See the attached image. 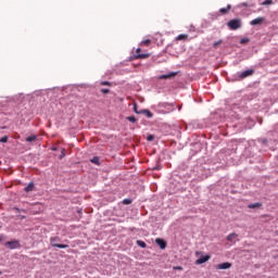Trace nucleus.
<instances>
[{"label": "nucleus", "mask_w": 278, "mask_h": 278, "mask_svg": "<svg viewBox=\"0 0 278 278\" xmlns=\"http://www.w3.org/2000/svg\"><path fill=\"white\" fill-rule=\"evenodd\" d=\"M141 49L137 48L136 54L132 56V60H147V58H150V53H140Z\"/></svg>", "instance_id": "3"}, {"label": "nucleus", "mask_w": 278, "mask_h": 278, "mask_svg": "<svg viewBox=\"0 0 278 278\" xmlns=\"http://www.w3.org/2000/svg\"><path fill=\"white\" fill-rule=\"evenodd\" d=\"M243 5H245V7H247V3H243Z\"/></svg>", "instance_id": "35"}, {"label": "nucleus", "mask_w": 278, "mask_h": 278, "mask_svg": "<svg viewBox=\"0 0 278 278\" xmlns=\"http://www.w3.org/2000/svg\"><path fill=\"white\" fill-rule=\"evenodd\" d=\"M223 42V39H219L218 41H215L213 43V49H218V47H220V43Z\"/></svg>", "instance_id": "19"}, {"label": "nucleus", "mask_w": 278, "mask_h": 278, "mask_svg": "<svg viewBox=\"0 0 278 278\" xmlns=\"http://www.w3.org/2000/svg\"><path fill=\"white\" fill-rule=\"evenodd\" d=\"M262 5H273V0H265Z\"/></svg>", "instance_id": "23"}, {"label": "nucleus", "mask_w": 278, "mask_h": 278, "mask_svg": "<svg viewBox=\"0 0 278 278\" xmlns=\"http://www.w3.org/2000/svg\"><path fill=\"white\" fill-rule=\"evenodd\" d=\"M187 38H188V35L181 34L177 36L176 40H186Z\"/></svg>", "instance_id": "20"}, {"label": "nucleus", "mask_w": 278, "mask_h": 278, "mask_svg": "<svg viewBox=\"0 0 278 278\" xmlns=\"http://www.w3.org/2000/svg\"><path fill=\"white\" fill-rule=\"evenodd\" d=\"M138 247H141V249H147V243L142 240L137 241Z\"/></svg>", "instance_id": "18"}, {"label": "nucleus", "mask_w": 278, "mask_h": 278, "mask_svg": "<svg viewBox=\"0 0 278 278\" xmlns=\"http://www.w3.org/2000/svg\"><path fill=\"white\" fill-rule=\"evenodd\" d=\"M123 204L124 205H131V199H124Z\"/></svg>", "instance_id": "22"}, {"label": "nucleus", "mask_w": 278, "mask_h": 278, "mask_svg": "<svg viewBox=\"0 0 278 278\" xmlns=\"http://www.w3.org/2000/svg\"><path fill=\"white\" fill-rule=\"evenodd\" d=\"M205 262H210V255L202 256L195 261V264L199 266L201 264H205Z\"/></svg>", "instance_id": "6"}, {"label": "nucleus", "mask_w": 278, "mask_h": 278, "mask_svg": "<svg viewBox=\"0 0 278 278\" xmlns=\"http://www.w3.org/2000/svg\"><path fill=\"white\" fill-rule=\"evenodd\" d=\"M235 238H238V235L237 233H230V235H228L227 240H228V242H233Z\"/></svg>", "instance_id": "16"}, {"label": "nucleus", "mask_w": 278, "mask_h": 278, "mask_svg": "<svg viewBox=\"0 0 278 278\" xmlns=\"http://www.w3.org/2000/svg\"><path fill=\"white\" fill-rule=\"evenodd\" d=\"M101 92H102L103 94H110V89H101Z\"/></svg>", "instance_id": "27"}, {"label": "nucleus", "mask_w": 278, "mask_h": 278, "mask_svg": "<svg viewBox=\"0 0 278 278\" xmlns=\"http://www.w3.org/2000/svg\"><path fill=\"white\" fill-rule=\"evenodd\" d=\"M247 42H249V38H242L240 40V45H247Z\"/></svg>", "instance_id": "25"}, {"label": "nucleus", "mask_w": 278, "mask_h": 278, "mask_svg": "<svg viewBox=\"0 0 278 278\" xmlns=\"http://www.w3.org/2000/svg\"><path fill=\"white\" fill-rule=\"evenodd\" d=\"M155 243L160 247V249H166V241L164 239L156 238Z\"/></svg>", "instance_id": "8"}, {"label": "nucleus", "mask_w": 278, "mask_h": 278, "mask_svg": "<svg viewBox=\"0 0 278 278\" xmlns=\"http://www.w3.org/2000/svg\"><path fill=\"white\" fill-rule=\"evenodd\" d=\"M127 121H129V123H136V116H128Z\"/></svg>", "instance_id": "24"}, {"label": "nucleus", "mask_w": 278, "mask_h": 278, "mask_svg": "<svg viewBox=\"0 0 278 278\" xmlns=\"http://www.w3.org/2000/svg\"><path fill=\"white\" fill-rule=\"evenodd\" d=\"M230 10H231V4H228L227 8H222V9L219 10V12H220L222 14H227V12H229Z\"/></svg>", "instance_id": "12"}, {"label": "nucleus", "mask_w": 278, "mask_h": 278, "mask_svg": "<svg viewBox=\"0 0 278 278\" xmlns=\"http://www.w3.org/2000/svg\"><path fill=\"white\" fill-rule=\"evenodd\" d=\"M25 192H33L34 191V182H29L25 188Z\"/></svg>", "instance_id": "11"}, {"label": "nucleus", "mask_w": 278, "mask_h": 278, "mask_svg": "<svg viewBox=\"0 0 278 278\" xmlns=\"http://www.w3.org/2000/svg\"><path fill=\"white\" fill-rule=\"evenodd\" d=\"M134 110H135V112H136V114H142V111L141 112H138V105H134Z\"/></svg>", "instance_id": "29"}, {"label": "nucleus", "mask_w": 278, "mask_h": 278, "mask_svg": "<svg viewBox=\"0 0 278 278\" xmlns=\"http://www.w3.org/2000/svg\"><path fill=\"white\" fill-rule=\"evenodd\" d=\"M176 75H177V72H172L169 74H165V75L160 76V79H170L173 77H176Z\"/></svg>", "instance_id": "10"}, {"label": "nucleus", "mask_w": 278, "mask_h": 278, "mask_svg": "<svg viewBox=\"0 0 278 278\" xmlns=\"http://www.w3.org/2000/svg\"><path fill=\"white\" fill-rule=\"evenodd\" d=\"M264 17H256L250 22V25H262Z\"/></svg>", "instance_id": "9"}, {"label": "nucleus", "mask_w": 278, "mask_h": 278, "mask_svg": "<svg viewBox=\"0 0 278 278\" xmlns=\"http://www.w3.org/2000/svg\"><path fill=\"white\" fill-rule=\"evenodd\" d=\"M65 151H66L65 149L62 150V155H61V157H64V155H66Z\"/></svg>", "instance_id": "31"}, {"label": "nucleus", "mask_w": 278, "mask_h": 278, "mask_svg": "<svg viewBox=\"0 0 278 278\" xmlns=\"http://www.w3.org/2000/svg\"><path fill=\"white\" fill-rule=\"evenodd\" d=\"M0 142H8V136H4L0 139Z\"/></svg>", "instance_id": "30"}, {"label": "nucleus", "mask_w": 278, "mask_h": 278, "mask_svg": "<svg viewBox=\"0 0 278 278\" xmlns=\"http://www.w3.org/2000/svg\"><path fill=\"white\" fill-rule=\"evenodd\" d=\"M141 114H146L148 118H153V113H151L149 110H142Z\"/></svg>", "instance_id": "13"}, {"label": "nucleus", "mask_w": 278, "mask_h": 278, "mask_svg": "<svg viewBox=\"0 0 278 278\" xmlns=\"http://www.w3.org/2000/svg\"><path fill=\"white\" fill-rule=\"evenodd\" d=\"M4 245L8 247V249L14 250V249H20L21 248V243H18V241L14 240V241H8L4 243Z\"/></svg>", "instance_id": "4"}, {"label": "nucleus", "mask_w": 278, "mask_h": 278, "mask_svg": "<svg viewBox=\"0 0 278 278\" xmlns=\"http://www.w3.org/2000/svg\"><path fill=\"white\" fill-rule=\"evenodd\" d=\"M251 75H253V70H248V71L242 72L239 75V77H240V79H244L247 77H251Z\"/></svg>", "instance_id": "7"}, {"label": "nucleus", "mask_w": 278, "mask_h": 278, "mask_svg": "<svg viewBox=\"0 0 278 278\" xmlns=\"http://www.w3.org/2000/svg\"><path fill=\"white\" fill-rule=\"evenodd\" d=\"M36 138H38L36 135H31L26 138V142H34L36 140Z\"/></svg>", "instance_id": "17"}, {"label": "nucleus", "mask_w": 278, "mask_h": 278, "mask_svg": "<svg viewBox=\"0 0 278 278\" xmlns=\"http://www.w3.org/2000/svg\"><path fill=\"white\" fill-rule=\"evenodd\" d=\"M55 242H60V238L59 237L50 238L51 247H55L56 249H68V244H62V243H55Z\"/></svg>", "instance_id": "2"}, {"label": "nucleus", "mask_w": 278, "mask_h": 278, "mask_svg": "<svg viewBox=\"0 0 278 278\" xmlns=\"http://www.w3.org/2000/svg\"><path fill=\"white\" fill-rule=\"evenodd\" d=\"M101 86H112V84L110 81H102Z\"/></svg>", "instance_id": "28"}, {"label": "nucleus", "mask_w": 278, "mask_h": 278, "mask_svg": "<svg viewBox=\"0 0 278 278\" xmlns=\"http://www.w3.org/2000/svg\"><path fill=\"white\" fill-rule=\"evenodd\" d=\"M227 26H228L229 29H231L232 31H236V29H240V27H242V21H240V18L230 20V21L227 23Z\"/></svg>", "instance_id": "1"}, {"label": "nucleus", "mask_w": 278, "mask_h": 278, "mask_svg": "<svg viewBox=\"0 0 278 278\" xmlns=\"http://www.w3.org/2000/svg\"><path fill=\"white\" fill-rule=\"evenodd\" d=\"M3 235H0V242H3Z\"/></svg>", "instance_id": "32"}, {"label": "nucleus", "mask_w": 278, "mask_h": 278, "mask_svg": "<svg viewBox=\"0 0 278 278\" xmlns=\"http://www.w3.org/2000/svg\"><path fill=\"white\" fill-rule=\"evenodd\" d=\"M176 270H181V266H178V267H174Z\"/></svg>", "instance_id": "33"}, {"label": "nucleus", "mask_w": 278, "mask_h": 278, "mask_svg": "<svg viewBox=\"0 0 278 278\" xmlns=\"http://www.w3.org/2000/svg\"><path fill=\"white\" fill-rule=\"evenodd\" d=\"M216 270H227L229 268H231V263L226 262V263H222L215 266Z\"/></svg>", "instance_id": "5"}, {"label": "nucleus", "mask_w": 278, "mask_h": 278, "mask_svg": "<svg viewBox=\"0 0 278 278\" xmlns=\"http://www.w3.org/2000/svg\"><path fill=\"white\" fill-rule=\"evenodd\" d=\"M141 45H143L144 47H149L151 45V39H146L141 41Z\"/></svg>", "instance_id": "21"}, {"label": "nucleus", "mask_w": 278, "mask_h": 278, "mask_svg": "<svg viewBox=\"0 0 278 278\" xmlns=\"http://www.w3.org/2000/svg\"><path fill=\"white\" fill-rule=\"evenodd\" d=\"M249 210H255L257 207H262V203H253L248 205Z\"/></svg>", "instance_id": "14"}, {"label": "nucleus", "mask_w": 278, "mask_h": 278, "mask_svg": "<svg viewBox=\"0 0 278 278\" xmlns=\"http://www.w3.org/2000/svg\"><path fill=\"white\" fill-rule=\"evenodd\" d=\"M195 255H201V252H195Z\"/></svg>", "instance_id": "34"}, {"label": "nucleus", "mask_w": 278, "mask_h": 278, "mask_svg": "<svg viewBox=\"0 0 278 278\" xmlns=\"http://www.w3.org/2000/svg\"><path fill=\"white\" fill-rule=\"evenodd\" d=\"M90 162H91L92 164H96L97 166H100V165H101V163L99 162V156H93V157L90 160Z\"/></svg>", "instance_id": "15"}, {"label": "nucleus", "mask_w": 278, "mask_h": 278, "mask_svg": "<svg viewBox=\"0 0 278 278\" xmlns=\"http://www.w3.org/2000/svg\"><path fill=\"white\" fill-rule=\"evenodd\" d=\"M147 140L149 142H151V141L155 140V137L153 135H150V136H148Z\"/></svg>", "instance_id": "26"}]
</instances>
